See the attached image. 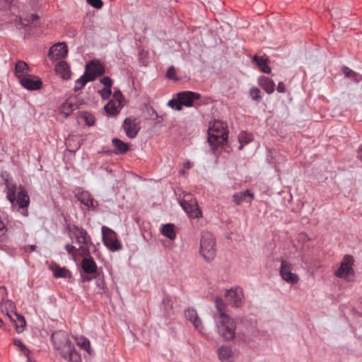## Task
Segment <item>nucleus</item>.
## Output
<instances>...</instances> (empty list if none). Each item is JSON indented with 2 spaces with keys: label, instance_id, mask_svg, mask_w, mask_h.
Returning a JSON list of instances; mask_svg holds the SVG:
<instances>
[{
  "label": "nucleus",
  "instance_id": "20",
  "mask_svg": "<svg viewBox=\"0 0 362 362\" xmlns=\"http://www.w3.org/2000/svg\"><path fill=\"white\" fill-rule=\"evenodd\" d=\"M216 312L213 315V319L218 318L221 316H228L226 304L221 297L216 296L214 299Z\"/></svg>",
  "mask_w": 362,
  "mask_h": 362
},
{
  "label": "nucleus",
  "instance_id": "30",
  "mask_svg": "<svg viewBox=\"0 0 362 362\" xmlns=\"http://www.w3.org/2000/svg\"><path fill=\"white\" fill-rule=\"evenodd\" d=\"M51 270L53 272V275L55 278H64L70 279L71 274L65 267H61L59 265H54L51 267Z\"/></svg>",
  "mask_w": 362,
  "mask_h": 362
},
{
  "label": "nucleus",
  "instance_id": "17",
  "mask_svg": "<svg viewBox=\"0 0 362 362\" xmlns=\"http://www.w3.org/2000/svg\"><path fill=\"white\" fill-rule=\"evenodd\" d=\"M76 197L77 199L87 208H95L94 200L88 192L78 189H77Z\"/></svg>",
  "mask_w": 362,
  "mask_h": 362
},
{
  "label": "nucleus",
  "instance_id": "46",
  "mask_svg": "<svg viewBox=\"0 0 362 362\" xmlns=\"http://www.w3.org/2000/svg\"><path fill=\"white\" fill-rule=\"evenodd\" d=\"M166 76L170 79H176V72L174 66H172L168 68L166 73Z\"/></svg>",
  "mask_w": 362,
  "mask_h": 362
},
{
  "label": "nucleus",
  "instance_id": "57",
  "mask_svg": "<svg viewBox=\"0 0 362 362\" xmlns=\"http://www.w3.org/2000/svg\"><path fill=\"white\" fill-rule=\"evenodd\" d=\"M358 157L362 158V145L358 148Z\"/></svg>",
  "mask_w": 362,
  "mask_h": 362
},
{
  "label": "nucleus",
  "instance_id": "25",
  "mask_svg": "<svg viewBox=\"0 0 362 362\" xmlns=\"http://www.w3.org/2000/svg\"><path fill=\"white\" fill-rule=\"evenodd\" d=\"M74 341L81 349L85 350L89 355L93 354V351L90 347V343L88 338L83 335H78L74 337Z\"/></svg>",
  "mask_w": 362,
  "mask_h": 362
},
{
  "label": "nucleus",
  "instance_id": "21",
  "mask_svg": "<svg viewBox=\"0 0 362 362\" xmlns=\"http://www.w3.org/2000/svg\"><path fill=\"white\" fill-rule=\"evenodd\" d=\"M30 68L26 62L24 61H18L15 66V74L16 76L19 79V81L23 78L26 77L30 74Z\"/></svg>",
  "mask_w": 362,
  "mask_h": 362
},
{
  "label": "nucleus",
  "instance_id": "52",
  "mask_svg": "<svg viewBox=\"0 0 362 362\" xmlns=\"http://www.w3.org/2000/svg\"><path fill=\"white\" fill-rule=\"evenodd\" d=\"M122 94L119 90L115 91L113 94V100H116L118 102H120V104H122Z\"/></svg>",
  "mask_w": 362,
  "mask_h": 362
},
{
  "label": "nucleus",
  "instance_id": "2",
  "mask_svg": "<svg viewBox=\"0 0 362 362\" xmlns=\"http://www.w3.org/2000/svg\"><path fill=\"white\" fill-rule=\"evenodd\" d=\"M66 230L71 241L80 245L79 250H81L82 255H88L89 247L93 245V242L87 230L74 223L66 224Z\"/></svg>",
  "mask_w": 362,
  "mask_h": 362
},
{
  "label": "nucleus",
  "instance_id": "24",
  "mask_svg": "<svg viewBox=\"0 0 362 362\" xmlns=\"http://www.w3.org/2000/svg\"><path fill=\"white\" fill-rule=\"evenodd\" d=\"M95 79V76L93 74H88L87 71L81 76L76 81L74 86V90L78 91L82 89L86 84L89 81H93Z\"/></svg>",
  "mask_w": 362,
  "mask_h": 362
},
{
  "label": "nucleus",
  "instance_id": "40",
  "mask_svg": "<svg viewBox=\"0 0 362 362\" xmlns=\"http://www.w3.org/2000/svg\"><path fill=\"white\" fill-rule=\"evenodd\" d=\"M168 105L172 109L176 110H182V107L180 104V100L177 98H172L170 100L168 103Z\"/></svg>",
  "mask_w": 362,
  "mask_h": 362
},
{
  "label": "nucleus",
  "instance_id": "5",
  "mask_svg": "<svg viewBox=\"0 0 362 362\" xmlns=\"http://www.w3.org/2000/svg\"><path fill=\"white\" fill-rule=\"evenodd\" d=\"M200 255L207 261H211L216 256V240L214 235L209 232L202 234L199 246Z\"/></svg>",
  "mask_w": 362,
  "mask_h": 362
},
{
  "label": "nucleus",
  "instance_id": "61",
  "mask_svg": "<svg viewBox=\"0 0 362 362\" xmlns=\"http://www.w3.org/2000/svg\"><path fill=\"white\" fill-rule=\"evenodd\" d=\"M3 320L0 318V327L3 325Z\"/></svg>",
  "mask_w": 362,
  "mask_h": 362
},
{
  "label": "nucleus",
  "instance_id": "42",
  "mask_svg": "<svg viewBox=\"0 0 362 362\" xmlns=\"http://www.w3.org/2000/svg\"><path fill=\"white\" fill-rule=\"evenodd\" d=\"M250 95L254 100H259L261 98L260 90L257 88H252L250 90Z\"/></svg>",
  "mask_w": 362,
  "mask_h": 362
},
{
  "label": "nucleus",
  "instance_id": "6",
  "mask_svg": "<svg viewBox=\"0 0 362 362\" xmlns=\"http://www.w3.org/2000/svg\"><path fill=\"white\" fill-rule=\"evenodd\" d=\"M101 232L103 243L108 250L112 252H116L122 248V245L113 230L103 226H102Z\"/></svg>",
  "mask_w": 362,
  "mask_h": 362
},
{
  "label": "nucleus",
  "instance_id": "22",
  "mask_svg": "<svg viewBox=\"0 0 362 362\" xmlns=\"http://www.w3.org/2000/svg\"><path fill=\"white\" fill-rule=\"evenodd\" d=\"M55 71L63 79H69L71 77L70 67L66 62H58L55 66Z\"/></svg>",
  "mask_w": 362,
  "mask_h": 362
},
{
  "label": "nucleus",
  "instance_id": "34",
  "mask_svg": "<svg viewBox=\"0 0 362 362\" xmlns=\"http://www.w3.org/2000/svg\"><path fill=\"white\" fill-rule=\"evenodd\" d=\"M112 144H113V146L115 149V153L117 154L124 153L129 149L128 145L119 139H117V138L113 139Z\"/></svg>",
  "mask_w": 362,
  "mask_h": 362
},
{
  "label": "nucleus",
  "instance_id": "44",
  "mask_svg": "<svg viewBox=\"0 0 362 362\" xmlns=\"http://www.w3.org/2000/svg\"><path fill=\"white\" fill-rule=\"evenodd\" d=\"M6 197L11 202L12 205H13L14 202L16 200V196H15V190L13 188L8 189L7 193H6Z\"/></svg>",
  "mask_w": 362,
  "mask_h": 362
},
{
  "label": "nucleus",
  "instance_id": "4",
  "mask_svg": "<svg viewBox=\"0 0 362 362\" xmlns=\"http://www.w3.org/2000/svg\"><path fill=\"white\" fill-rule=\"evenodd\" d=\"M217 333L225 340L230 341L235 336L236 322L235 320L230 315L221 316L214 319Z\"/></svg>",
  "mask_w": 362,
  "mask_h": 362
},
{
  "label": "nucleus",
  "instance_id": "35",
  "mask_svg": "<svg viewBox=\"0 0 362 362\" xmlns=\"http://www.w3.org/2000/svg\"><path fill=\"white\" fill-rule=\"evenodd\" d=\"M17 203L20 208L24 209L28 206L30 199L25 191L21 190L18 194Z\"/></svg>",
  "mask_w": 362,
  "mask_h": 362
},
{
  "label": "nucleus",
  "instance_id": "41",
  "mask_svg": "<svg viewBox=\"0 0 362 362\" xmlns=\"http://www.w3.org/2000/svg\"><path fill=\"white\" fill-rule=\"evenodd\" d=\"M1 306L2 308L6 310V314L8 313V310L12 311V310L14 308L13 302L10 300H2L1 303Z\"/></svg>",
  "mask_w": 362,
  "mask_h": 362
},
{
  "label": "nucleus",
  "instance_id": "29",
  "mask_svg": "<svg viewBox=\"0 0 362 362\" xmlns=\"http://www.w3.org/2000/svg\"><path fill=\"white\" fill-rule=\"evenodd\" d=\"M160 233L170 240H175L176 238L175 226L173 223L163 224L160 227Z\"/></svg>",
  "mask_w": 362,
  "mask_h": 362
},
{
  "label": "nucleus",
  "instance_id": "1",
  "mask_svg": "<svg viewBox=\"0 0 362 362\" xmlns=\"http://www.w3.org/2000/svg\"><path fill=\"white\" fill-rule=\"evenodd\" d=\"M51 339L58 354L66 362H82L81 354L69 340L66 332L63 330L55 331L52 333Z\"/></svg>",
  "mask_w": 362,
  "mask_h": 362
},
{
  "label": "nucleus",
  "instance_id": "27",
  "mask_svg": "<svg viewBox=\"0 0 362 362\" xmlns=\"http://www.w3.org/2000/svg\"><path fill=\"white\" fill-rule=\"evenodd\" d=\"M259 84L269 94H271L274 91L275 83L268 77H260L259 79Z\"/></svg>",
  "mask_w": 362,
  "mask_h": 362
},
{
  "label": "nucleus",
  "instance_id": "19",
  "mask_svg": "<svg viewBox=\"0 0 362 362\" xmlns=\"http://www.w3.org/2000/svg\"><path fill=\"white\" fill-rule=\"evenodd\" d=\"M254 199V194L249 190L237 192L233 194V199L235 204L240 205L243 202L250 203Z\"/></svg>",
  "mask_w": 362,
  "mask_h": 362
},
{
  "label": "nucleus",
  "instance_id": "50",
  "mask_svg": "<svg viewBox=\"0 0 362 362\" xmlns=\"http://www.w3.org/2000/svg\"><path fill=\"white\" fill-rule=\"evenodd\" d=\"M13 0H0V9L8 8Z\"/></svg>",
  "mask_w": 362,
  "mask_h": 362
},
{
  "label": "nucleus",
  "instance_id": "10",
  "mask_svg": "<svg viewBox=\"0 0 362 362\" xmlns=\"http://www.w3.org/2000/svg\"><path fill=\"white\" fill-rule=\"evenodd\" d=\"M225 297L228 303L234 307L238 308L243 304L244 294L243 289L240 287L226 290Z\"/></svg>",
  "mask_w": 362,
  "mask_h": 362
},
{
  "label": "nucleus",
  "instance_id": "3",
  "mask_svg": "<svg viewBox=\"0 0 362 362\" xmlns=\"http://www.w3.org/2000/svg\"><path fill=\"white\" fill-rule=\"evenodd\" d=\"M228 139V132L225 123L214 120L208 129V142L211 148L217 145H223Z\"/></svg>",
  "mask_w": 362,
  "mask_h": 362
},
{
  "label": "nucleus",
  "instance_id": "56",
  "mask_svg": "<svg viewBox=\"0 0 362 362\" xmlns=\"http://www.w3.org/2000/svg\"><path fill=\"white\" fill-rule=\"evenodd\" d=\"M183 166L185 169H189L192 168V163L190 161L187 160L183 163Z\"/></svg>",
  "mask_w": 362,
  "mask_h": 362
},
{
  "label": "nucleus",
  "instance_id": "43",
  "mask_svg": "<svg viewBox=\"0 0 362 362\" xmlns=\"http://www.w3.org/2000/svg\"><path fill=\"white\" fill-rule=\"evenodd\" d=\"M99 93L103 99L107 100L110 97L112 90L110 88H103L102 90H99Z\"/></svg>",
  "mask_w": 362,
  "mask_h": 362
},
{
  "label": "nucleus",
  "instance_id": "31",
  "mask_svg": "<svg viewBox=\"0 0 362 362\" xmlns=\"http://www.w3.org/2000/svg\"><path fill=\"white\" fill-rule=\"evenodd\" d=\"M173 301L170 296H165L162 300L161 310L166 315H170L173 311Z\"/></svg>",
  "mask_w": 362,
  "mask_h": 362
},
{
  "label": "nucleus",
  "instance_id": "54",
  "mask_svg": "<svg viewBox=\"0 0 362 362\" xmlns=\"http://www.w3.org/2000/svg\"><path fill=\"white\" fill-rule=\"evenodd\" d=\"M351 78H352L355 82L359 83L362 81V75L355 72V75H353Z\"/></svg>",
  "mask_w": 362,
  "mask_h": 362
},
{
  "label": "nucleus",
  "instance_id": "37",
  "mask_svg": "<svg viewBox=\"0 0 362 362\" xmlns=\"http://www.w3.org/2000/svg\"><path fill=\"white\" fill-rule=\"evenodd\" d=\"M13 344L24 356L29 358L30 351L21 339H15Z\"/></svg>",
  "mask_w": 362,
  "mask_h": 362
},
{
  "label": "nucleus",
  "instance_id": "23",
  "mask_svg": "<svg viewBox=\"0 0 362 362\" xmlns=\"http://www.w3.org/2000/svg\"><path fill=\"white\" fill-rule=\"evenodd\" d=\"M8 317L15 322L16 330L18 333H21L26 325V322L23 316L18 315L16 312L11 314L7 313Z\"/></svg>",
  "mask_w": 362,
  "mask_h": 362
},
{
  "label": "nucleus",
  "instance_id": "12",
  "mask_svg": "<svg viewBox=\"0 0 362 362\" xmlns=\"http://www.w3.org/2000/svg\"><path fill=\"white\" fill-rule=\"evenodd\" d=\"M21 85L27 90H37L42 87V81L37 76L29 74L20 81Z\"/></svg>",
  "mask_w": 362,
  "mask_h": 362
},
{
  "label": "nucleus",
  "instance_id": "13",
  "mask_svg": "<svg viewBox=\"0 0 362 362\" xmlns=\"http://www.w3.org/2000/svg\"><path fill=\"white\" fill-rule=\"evenodd\" d=\"M201 95L192 91H182L177 93V98L180 100L182 108L183 106L190 107L194 106V102L200 98Z\"/></svg>",
  "mask_w": 362,
  "mask_h": 362
},
{
  "label": "nucleus",
  "instance_id": "7",
  "mask_svg": "<svg viewBox=\"0 0 362 362\" xmlns=\"http://www.w3.org/2000/svg\"><path fill=\"white\" fill-rule=\"evenodd\" d=\"M354 259L351 255L344 256L339 267L334 271V275L340 279H349L354 276Z\"/></svg>",
  "mask_w": 362,
  "mask_h": 362
},
{
  "label": "nucleus",
  "instance_id": "26",
  "mask_svg": "<svg viewBox=\"0 0 362 362\" xmlns=\"http://www.w3.org/2000/svg\"><path fill=\"white\" fill-rule=\"evenodd\" d=\"M86 71L88 74H93L96 78L103 74L104 69L100 63L90 62L86 64Z\"/></svg>",
  "mask_w": 362,
  "mask_h": 362
},
{
  "label": "nucleus",
  "instance_id": "36",
  "mask_svg": "<svg viewBox=\"0 0 362 362\" xmlns=\"http://www.w3.org/2000/svg\"><path fill=\"white\" fill-rule=\"evenodd\" d=\"M252 139H253L252 134L245 132H240V134L238 136V141L240 143L238 149L239 150L243 149L244 146L249 144L250 142H251L252 141Z\"/></svg>",
  "mask_w": 362,
  "mask_h": 362
},
{
  "label": "nucleus",
  "instance_id": "33",
  "mask_svg": "<svg viewBox=\"0 0 362 362\" xmlns=\"http://www.w3.org/2000/svg\"><path fill=\"white\" fill-rule=\"evenodd\" d=\"M254 61L256 62L257 64L262 72L266 74H269L271 72V69L267 64V58L266 57L255 56Z\"/></svg>",
  "mask_w": 362,
  "mask_h": 362
},
{
  "label": "nucleus",
  "instance_id": "45",
  "mask_svg": "<svg viewBox=\"0 0 362 362\" xmlns=\"http://www.w3.org/2000/svg\"><path fill=\"white\" fill-rule=\"evenodd\" d=\"M87 2L95 8H100L103 5L102 0H87Z\"/></svg>",
  "mask_w": 362,
  "mask_h": 362
},
{
  "label": "nucleus",
  "instance_id": "32",
  "mask_svg": "<svg viewBox=\"0 0 362 362\" xmlns=\"http://www.w3.org/2000/svg\"><path fill=\"white\" fill-rule=\"evenodd\" d=\"M75 108V105L71 100H66L60 107V113L66 117L71 115Z\"/></svg>",
  "mask_w": 362,
  "mask_h": 362
},
{
  "label": "nucleus",
  "instance_id": "39",
  "mask_svg": "<svg viewBox=\"0 0 362 362\" xmlns=\"http://www.w3.org/2000/svg\"><path fill=\"white\" fill-rule=\"evenodd\" d=\"M64 248L68 254H69L75 260L76 259L79 248L77 249L74 245L69 243L65 245Z\"/></svg>",
  "mask_w": 362,
  "mask_h": 362
},
{
  "label": "nucleus",
  "instance_id": "60",
  "mask_svg": "<svg viewBox=\"0 0 362 362\" xmlns=\"http://www.w3.org/2000/svg\"><path fill=\"white\" fill-rule=\"evenodd\" d=\"M1 288H3L4 291H5V293H6V296H7V290H6V288L5 286H1Z\"/></svg>",
  "mask_w": 362,
  "mask_h": 362
},
{
  "label": "nucleus",
  "instance_id": "51",
  "mask_svg": "<svg viewBox=\"0 0 362 362\" xmlns=\"http://www.w3.org/2000/svg\"><path fill=\"white\" fill-rule=\"evenodd\" d=\"M96 285L100 290H105L106 288L105 281L103 278H99L96 280Z\"/></svg>",
  "mask_w": 362,
  "mask_h": 362
},
{
  "label": "nucleus",
  "instance_id": "38",
  "mask_svg": "<svg viewBox=\"0 0 362 362\" xmlns=\"http://www.w3.org/2000/svg\"><path fill=\"white\" fill-rule=\"evenodd\" d=\"M80 118L88 126L93 125L95 121L93 115L87 112H82L80 115Z\"/></svg>",
  "mask_w": 362,
  "mask_h": 362
},
{
  "label": "nucleus",
  "instance_id": "49",
  "mask_svg": "<svg viewBox=\"0 0 362 362\" xmlns=\"http://www.w3.org/2000/svg\"><path fill=\"white\" fill-rule=\"evenodd\" d=\"M343 73L347 78H351L353 76V75H355V71L346 66L343 68Z\"/></svg>",
  "mask_w": 362,
  "mask_h": 362
},
{
  "label": "nucleus",
  "instance_id": "59",
  "mask_svg": "<svg viewBox=\"0 0 362 362\" xmlns=\"http://www.w3.org/2000/svg\"><path fill=\"white\" fill-rule=\"evenodd\" d=\"M179 173H180V175H183V174H185V170H180L179 171Z\"/></svg>",
  "mask_w": 362,
  "mask_h": 362
},
{
  "label": "nucleus",
  "instance_id": "15",
  "mask_svg": "<svg viewBox=\"0 0 362 362\" xmlns=\"http://www.w3.org/2000/svg\"><path fill=\"white\" fill-rule=\"evenodd\" d=\"M185 316L187 320L192 322L194 327L199 332H202L204 325L195 309L189 308L185 310Z\"/></svg>",
  "mask_w": 362,
  "mask_h": 362
},
{
  "label": "nucleus",
  "instance_id": "8",
  "mask_svg": "<svg viewBox=\"0 0 362 362\" xmlns=\"http://www.w3.org/2000/svg\"><path fill=\"white\" fill-rule=\"evenodd\" d=\"M180 204L189 218H196L202 216V211L197 206V201L191 194H185Z\"/></svg>",
  "mask_w": 362,
  "mask_h": 362
},
{
  "label": "nucleus",
  "instance_id": "48",
  "mask_svg": "<svg viewBox=\"0 0 362 362\" xmlns=\"http://www.w3.org/2000/svg\"><path fill=\"white\" fill-rule=\"evenodd\" d=\"M101 83L104 85V88H110L112 86V80L107 76H104L100 79Z\"/></svg>",
  "mask_w": 362,
  "mask_h": 362
},
{
  "label": "nucleus",
  "instance_id": "11",
  "mask_svg": "<svg viewBox=\"0 0 362 362\" xmlns=\"http://www.w3.org/2000/svg\"><path fill=\"white\" fill-rule=\"evenodd\" d=\"M68 53L67 46L64 42H58L52 45L48 53L49 58L52 61H57L64 58Z\"/></svg>",
  "mask_w": 362,
  "mask_h": 362
},
{
  "label": "nucleus",
  "instance_id": "53",
  "mask_svg": "<svg viewBox=\"0 0 362 362\" xmlns=\"http://www.w3.org/2000/svg\"><path fill=\"white\" fill-rule=\"evenodd\" d=\"M88 274H81V278L83 282H89L92 281L93 278L88 275Z\"/></svg>",
  "mask_w": 362,
  "mask_h": 362
},
{
  "label": "nucleus",
  "instance_id": "55",
  "mask_svg": "<svg viewBox=\"0 0 362 362\" xmlns=\"http://www.w3.org/2000/svg\"><path fill=\"white\" fill-rule=\"evenodd\" d=\"M286 90L285 85L282 82H279L277 86V91L279 93H284Z\"/></svg>",
  "mask_w": 362,
  "mask_h": 362
},
{
  "label": "nucleus",
  "instance_id": "16",
  "mask_svg": "<svg viewBox=\"0 0 362 362\" xmlns=\"http://www.w3.org/2000/svg\"><path fill=\"white\" fill-rule=\"evenodd\" d=\"M218 359L221 362H233L234 353L230 346L222 345L217 351Z\"/></svg>",
  "mask_w": 362,
  "mask_h": 362
},
{
  "label": "nucleus",
  "instance_id": "14",
  "mask_svg": "<svg viewBox=\"0 0 362 362\" xmlns=\"http://www.w3.org/2000/svg\"><path fill=\"white\" fill-rule=\"evenodd\" d=\"M122 127L126 135L131 139L134 138L139 129L140 127L136 118L129 117L124 121Z\"/></svg>",
  "mask_w": 362,
  "mask_h": 362
},
{
  "label": "nucleus",
  "instance_id": "47",
  "mask_svg": "<svg viewBox=\"0 0 362 362\" xmlns=\"http://www.w3.org/2000/svg\"><path fill=\"white\" fill-rule=\"evenodd\" d=\"M6 233V228L4 222L0 220V242H2L4 240L5 235Z\"/></svg>",
  "mask_w": 362,
  "mask_h": 362
},
{
  "label": "nucleus",
  "instance_id": "9",
  "mask_svg": "<svg viewBox=\"0 0 362 362\" xmlns=\"http://www.w3.org/2000/svg\"><path fill=\"white\" fill-rule=\"evenodd\" d=\"M293 264L287 260L283 259L281 262L279 274L284 281L288 284H296L299 281V276L296 273L292 272Z\"/></svg>",
  "mask_w": 362,
  "mask_h": 362
},
{
  "label": "nucleus",
  "instance_id": "58",
  "mask_svg": "<svg viewBox=\"0 0 362 362\" xmlns=\"http://www.w3.org/2000/svg\"><path fill=\"white\" fill-rule=\"evenodd\" d=\"M37 18H38V16L37 14H32V18L33 20H36V19H37Z\"/></svg>",
  "mask_w": 362,
  "mask_h": 362
},
{
  "label": "nucleus",
  "instance_id": "28",
  "mask_svg": "<svg viewBox=\"0 0 362 362\" xmlns=\"http://www.w3.org/2000/svg\"><path fill=\"white\" fill-rule=\"evenodd\" d=\"M121 108L122 104H120V102L113 100H110L104 107L105 111L110 115H115L118 114Z\"/></svg>",
  "mask_w": 362,
  "mask_h": 362
},
{
  "label": "nucleus",
  "instance_id": "18",
  "mask_svg": "<svg viewBox=\"0 0 362 362\" xmlns=\"http://www.w3.org/2000/svg\"><path fill=\"white\" fill-rule=\"evenodd\" d=\"M85 257L81 262V267L86 274H94L97 272V265L92 257L84 255Z\"/></svg>",
  "mask_w": 362,
  "mask_h": 362
}]
</instances>
